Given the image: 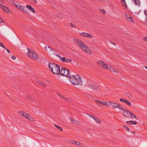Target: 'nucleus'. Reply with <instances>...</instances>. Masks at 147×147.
<instances>
[{
  "mask_svg": "<svg viewBox=\"0 0 147 147\" xmlns=\"http://www.w3.org/2000/svg\"><path fill=\"white\" fill-rule=\"evenodd\" d=\"M26 97L27 98H28L30 99V100L32 99V97H31V96H30V95H26Z\"/></svg>",
  "mask_w": 147,
  "mask_h": 147,
  "instance_id": "72a5a7b5",
  "label": "nucleus"
},
{
  "mask_svg": "<svg viewBox=\"0 0 147 147\" xmlns=\"http://www.w3.org/2000/svg\"><path fill=\"white\" fill-rule=\"evenodd\" d=\"M33 3H37V1L36 0H32Z\"/></svg>",
  "mask_w": 147,
  "mask_h": 147,
  "instance_id": "c03bdc74",
  "label": "nucleus"
},
{
  "mask_svg": "<svg viewBox=\"0 0 147 147\" xmlns=\"http://www.w3.org/2000/svg\"><path fill=\"white\" fill-rule=\"evenodd\" d=\"M121 3L122 4V5L123 6H124L125 5V6L126 8H127V7L126 5V4H125V0H121Z\"/></svg>",
  "mask_w": 147,
  "mask_h": 147,
  "instance_id": "c756f323",
  "label": "nucleus"
},
{
  "mask_svg": "<svg viewBox=\"0 0 147 147\" xmlns=\"http://www.w3.org/2000/svg\"><path fill=\"white\" fill-rule=\"evenodd\" d=\"M41 85L42 86H43L44 87H46V85L44 83H41Z\"/></svg>",
  "mask_w": 147,
  "mask_h": 147,
  "instance_id": "ea45409f",
  "label": "nucleus"
},
{
  "mask_svg": "<svg viewBox=\"0 0 147 147\" xmlns=\"http://www.w3.org/2000/svg\"><path fill=\"white\" fill-rule=\"evenodd\" d=\"M109 106L110 105L112 106V108L113 109H115L118 108L119 109L122 110H124V108L123 107L120 105L116 103L113 102L111 101L109 102Z\"/></svg>",
  "mask_w": 147,
  "mask_h": 147,
  "instance_id": "6e6552de",
  "label": "nucleus"
},
{
  "mask_svg": "<svg viewBox=\"0 0 147 147\" xmlns=\"http://www.w3.org/2000/svg\"><path fill=\"white\" fill-rule=\"evenodd\" d=\"M119 100L121 102L125 103L129 106H131V103L129 101L124 98H120Z\"/></svg>",
  "mask_w": 147,
  "mask_h": 147,
  "instance_id": "dca6fc26",
  "label": "nucleus"
},
{
  "mask_svg": "<svg viewBox=\"0 0 147 147\" xmlns=\"http://www.w3.org/2000/svg\"><path fill=\"white\" fill-rule=\"evenodd\" d=\"M106 69L109 70L111 72H114L116 73H117L118 72V71L117 70L114 69L113 67L110 66L109 65L107 67V68H106Z\"/></svg>",
  "mask_w": 147,
  "mask_h": 147,
  "instance_id": "a211bd4d",
  "label": "nucleus"
},
{
  "mask_svg": "<svg viewBox=\"0 0 147 147\" xmlns=\"http://www.w3.org/2000/svg\"><path fill=\"white\" fill-rule=\"evenodd\" d=\"M97 63L99 67H102L104 69H106V68H107V67L108 65L104 61L101 60H99L98 61Z\"/></svg>",
  "mask_w": 147,
  "mask_h": 147,
  "instance_id": "1a4fd4ad",
  "label": "nucleus"
},
{
  "mask_svg": "<svg viewBox=\"0 0 147 147\" xmlns=\"http://www.w3.org/2000/svg\"><path fill=\"white\" fill-rule=\"evenodd\" d=\"M26 7L27 9H29L32 12L34 13H35V11L34 9L30 5H26Z\"/></svg>",
  "mask_w": 147,
  "mask_h": 147,
  "instance_id": "aec40b11",
  "label": "nucleus"
},
{
  "mask_svg": "<svg viewBox=\"0 0 147 147\" xmlns=\"http://www.w3.org/2000/svg\"><path fill=\"white\" fill-rule=\"evenodd\" d=\"M74 40L82 50L90 54H92V52L90 49L84 43L80 40L78 38H74Z\"/></svg>",
  "mask_w": 147,
  "mask_h": 147,
  "instance_id": "f03ea898",
  "label": "nucleus"
},
{
  "mask_svg": "<svg viewBox=\"0 0 147 147\" xmlns=\"http://www.w3.org/2000/svg\"><path fill=\"white\" fill-rule=\"evenodd\" d=\"M88 115L92 118L95 120L98 123L101 124L102 123L101 121L95 116L92 115Z\"/></svg>",
  "mask_w": 147,
  "mask_h": 147,
  "instance_id": "2eb2a0df",
  "label": "nucleus"
},
{
  "mask_svg": "<svg viewBox=\"0 0 147 147\" xmlns=\"http://www.w3.org/2000/svg\"><path fill=\"white\" fill-rule=\"evenodd\" d=\"M0 8L2 9L4 12L7 13L9 14L11 12V10L7 6L0 4Z\"/></svg>",
  "mask_w": 147,
  "mask_h": 147,
  "instance_id": "f8f14e48",
  "label": "nucleus"
},
{
  "mask_svg": "<svg viewBox=\"0 0 147 147\" xmlns=\"http://www.w3.org/2000/svg\"><path fill=\"white\" fill-rule=\"evenodd\" d=\"M126 95L129 98H131L132 97V95L131 93L129 92H127L126 93Z\"/></svg>",
  "mask_w": 147,
  "mask_h": 147,
  "instance_id": "c85d7f7f",
  "label": "nucleus"
},
{
  "mask_svg": "<svg viewBox=\"0 0 147 147\" xmlns=\"http://www.w3.org/2000/svg\"><path fill=\"white\" fill-rule=\"evenodd\" d=\"M90 88L92 89H93V90H95L96 89V88L95 86H94L93 85H90Z\"/></svg>",
  "mask_w": 147,
  "mask_h": 147,
  "instance_id": "7c9ffc66",
  "label": "nucleus"
},
{
  "mask_svg": "<svg viewBox=\"0 0 147 147\" xmlns=\"http://www.w3.org/2000/svg\"><path fill=\"white\" fill-rule=\"evenodd\" d=\"M88 98L91 100H92L93 99L92 97L90 95H89L88 96Z\"/></svg>",
  "mask_w": 147,
  "mask_h": 147,
  "instance_id": "e433bc0d",
  "label": "nucleus"
},
{
  "mask_svg": "<svg viewBox=\"0 0 147 147\" xmlns=\"http://www.w3.org/2000/svg\"><path fill=\"white\" fill-rule=\"evenodd\" d=\"M58 95L60 97H61V98H63L64 99H65L67 100H68L69 101H71V99H70L69 98H66L62 95H59L58 94Z\"/></svg>",
  "mask_w": 147,
  "mask_h": 147,
  "instance_id": "b1692460",
  "label": "nucleus"
},
{
  "mask_svg": "<svg viewBox=\"0 0 147 147\" xmlns=\"http://www.w3.org/2000/svg\"><path fill=\"white\" fill-rule=\"evenodd\" d=\"M69 80L71 84L74 86H80L83 84V81L81 77L78 75L70 76Z\"/></svg>",
  "mask_w": 147,
  "mask_h": 147,
  "instance_id": "f257e3e1",
  "label": "nucleus"
},
{
  "mask_svg": "<svg viewBox=\"0 0 147 147\" xmlns=\"http://www.w3.org/2000/svg\"><path fill=\"white\" fill-rule=\"evenodd\" d=\"M18 115L24 118L27 119L28 120L31 121H34L33 118L29 114H27L25 112L20 111L18 112Z\"/></svg>",
  "mask_w": 147,
  "mask_h": 147,
  "instance_id": "20e7f679",
  "label": "nucleus"
},
{
  "mask_svg": "<svg viewBox=\"0 0 147 147\" xmlns=\"http://www.w3.org/2000/svg\"><path fill=\"white\" fill-rule=\"evenodd\" d=\"M143 40H144L145 42H146L147 43V38L146 37H144L143 39Z\"/></svg>",
  "mask_w": 147,
  "mask_h": 147,
  "instance_id": "58836bf2",
  "label": "nucleus"
},
{
  "mask_svg": "<svg viewBox=\"0 0 147 147\" xmlns=\"http://www.w3.org/2000/svg\"><path fill=\"white\" fill-rule=\"evenodd\" d=\"M123 127L124 128L126 129V130H127L128 131H130V129H129V128L125 126V125H123Z\"/></svg>",
  "mask_w": 147,
  "mask_h": 147,
  "instance_id": "473e14b6",
  "label": "nucleus"
},
{
  "mask_svg": "<svg viewBox=\"0 0 147 147\" xmlns=\"http://www.w3.org/2000/svg\"><path fill=\"white\" fill-rule=\"evenodd\" d=\"M3 20L0 17V24L3 23Z\"/></svg>",
  "mask_w": 147,
  "mask_h": 147,
  "instance_id": "4c0bfd02",
  "label": "nucleus"
},
{
  "mask_svg": "<svg viewBox=\"0 0 147 147\" xmlns=\"http://www.w3.org/2000/svg\"><path fill=\"white\" fill-rule=\"evenodd\" d=\"M28 51L27 53V56L33 60H37L38 59V55L32 50L29 49L28 48Z\"/></svg>",
  "mask_w": 147,
  "mask_h": 147,
  "instance_id": "39448f33",
  "label": "nucleus"
},
{
  "mask_svg": "<svg viewBox=\"0 0 147 147\" xmlns=\"http://www.w3.org/2000/svg\"><path fill=\"white\" fill-rule=\"evenodd\" d=\"M71 122L73 124H77L78 122L76 120L74 119L72 117L69 118Z\"/></svg>",
  "mask_w": 147,
  "mask_h": 147,
  "instance_id": "4be33fe9",
  "label": "nucleus"
},
{
  "mask_svg": "<svg viewBox=\"0 0 147 147\" xmlns=\"http://www.w3.org/2000/svg\"><path fill=\"white\" fill-rule=\"evenodd\" d=\"M95 101L97 103V104L98 105L101 106L102 105L101 104H102V101L98 100H95Z\"/></svg>",
  "mask_w": 147,
  "mask_h": 147,
  "instance_id": "a878e982",
  "label": "nucleus"
},
{
  "mask_svg": "<svg viewBox=\"0 0 147 147\" xmlns=\"http://www.w3.org/2000/svg\"><path fill=\"white\" fill-rule=\"evenodd\" d=\"M48 67L50 70L55 74L59 75L60 73V68L59 66L57 65L54 63H49Z\"/></svg>",
  "mask_w": 147,
  "mask_h": 147,
  "instance_id": "7ed1b4c3",
  "label": "nucleus"
},
{
  "mask_svg": "<svg viewBox=\"0 0 147 147\" xmlns=\"http://www.w3.org/2000/svg\"><path fill=\"white\" fill-rule=\"evenodd\" d=\"M5 50H6L8 53L9 54H10V51L9 49H7L6 48V49H5Z\"/></svg>",
  "mask_w": 147,
  "mask_h": 147,
  "instance_id": "a19ab883",
  "label": "nucleus"
},
{
  "mask_svg": "<svg viewBox=\"0 0 147 147\" xmlns=\"http://www.w3.org/2000/svg\"><path fill=\"white\" fill-rule=\"evenodd\" d=\"M71 144L76 145L77 146H83V144L80 142H77L74 140H72L71 141Z\"/></svg>",
  "mask_w": 147,
  "mask_h": 147,
  "instance_id": "6ab92c4d",
  "label": "nucleus"
},
{
  "mask_svg": "<svg viewBox=\"0 0 147 147\" xmlns=\"http://www.w3.org/2000/svg\"><path fill=\"white\" fill-rule=\"evenodd\" d=\"M144 67L145 68H146L147 69V67L146 66H144Z\"/></svg>",
  "mask_w": 147,
  "mask_h": 147,
  "instance_id": "49530a36",
  "label": "nucleus"
},
{
  "mask_svg": "<svg viewBox=\"0 0 147 147\" xmlns=\"http://www.w3.org/2000/svg\"><path fill=\"white\" fill-rule=\"evenodd\" d=\"M144 13L146 16V19L147 18V11H145Z\"/></svg>",
  "mask_w": 147,
  "mask_h": 147,
  "instance_id": "37998d69",
  "label": "nucleus"
},
{
  "mask_svg": "<svg viewBox=\"0 0 147 147\" xmlns=\"http://www.w3.org/2000/svg\"><path fill=\"white\" fill-rule=\"evenodd\" d=\"M12 59L13 60H15L16 59V57L15 56L13 55L11 57Z\"/></svg>",
  "mask_w": 147,
  "mask_h": 147,
  "instance_id": "79ce46f5",
  "label": "nucleus"
},
{
  "mask_svg": "<svg viewBox=\"0 0 147 147\" xmlns=\"http://www.w3.org/2000/svg\"><path fill=\"white\" fill-rule=\"evenodd\" d=\"M20 10L26 13H29L28 10L26 9L24 6L20 5L19 8Z\"/></svg>",
  "mask_w": 147,
  "mask_h": 147,
  "instance_id": "f3484780",
  "label": "nucleus"
},
{
  "mask_svg": "<svg viewBox=\"0 0 147 147\" xmlns=\"http://www.w3.org/2000/svg\"><path fill=\"white\" fill-rule=\"evenodd\" d=\"M56 56L63 63H71L72 61L71 59L65 57H62L59 54H57Z\"/></svg>",
  "mask_w": 147,
  "mask_h": 147,
  "instance_id": "9d476101",
  "label": "nucleus"
},
{
  "mask_svg": "<svg viewBox=\"0 0 147 147\" xmlns=\"http://www.w3.org/2000/svg\"><path fill=\"white\" fill-rule=\"evenodd\" d=\"M131 133L132 134H135V133H136V132L135 131H133Z\"/></svg>",
  "mask_w": 147,
  "mask_h": 147,
  "instance_id": "a18cd8bd",
  "label": "nucleus"
},
{
  "mask_svg": "<svg viewBox=\"0 0 147 147\" xmlns=\"http://www.w3.org/2000/svg\"><path fill=\"white\" fill-rule=\"evenodd\" d=\"M45 49L49 55H51L53 54H54V50L49 46H45Z\"/></svg>",
  "mask_w": 147,
  "mask_h": 147,
  "instance_id": "9b49d317",
  "label": "nucleus"
},
{
  "mask_svg": "<svg viewBox=\"0 0 147 147\" xmlns=\"http://www.w3.org/2000/svg\"><path fill=\"white\" fill-rule=\"evenodd\" d=\"M112 42V43H113L114 45L115 46V45H116L115 44H114V43H113V42Z\"/></svg>",
  "mask_w": 147,
  "mask_h": 147,
  "instance_id": "de8ad7c7",
  "label": "nucleus"
},
{
  "mask_svg": "<svg viewBox=\"0 0 147 147\" xmlns=\"http://www.w3.org/2000/svg\"><path fill=\"white\" fill-rule=\"evenodd\" d=\"M71 27L74 28H76V25H75L74 24H72V23H71Z\"/></svg>",
  "mask_w": 147,
  "mask_h": 147,
  "instance_id": "f704fd0d",
  "label": "nucleus"
},
{
  "mask_svg": "<svg viewBox=\"0 0 147 147\" xmlns=\"http://www.w3.org/2000/svg\"><path fill=\"white\" fill-rule=\"evenodd\" d=\"M54 125L58 129H59V130L60 131H63V129H62V128L61 127H60L56 125V124H54Z\"/></svg>",
  "mask_w": 147,
  "mask_h": 147,
  "instance_id": "bb28decb",
  "label": "nucleus"
},
{
  "mask_svg": "<svg viewBox=\"0 0 147 147\" xmlns=\"http://www.w3.org/2000/svg\"><path fill=\"white\" fill-rule=\"evenodd\" d=\"M125 16L128 22L130 23H134L133 18L132 16L129 15H128L126 14H125Z\"/></svg>",
  "mask_w": 147,
  "mask_h": 147,
  "instance_id": "4468645a",
  "label": "nucleus"
},
{
  "mask_svg": "<svg viewBox=\"0 0 147 147\" xmlns=\"http://www.w3.org/2000/svg\"><path fill=\"white\" fill-rule=\"evenodd\" d=\"M123 110L124 111L123 112V114L126 117L128 118H131L132 119H133V117H134L136 119H137L136 116L134 114L131 113V112L129 111L125 110L124 109Z\"/></svg>",
  "mask_w": 147,
  "mask_h": 147,
  "instance_id": "0eeeda50",
  "label": "nucleus"
},
{
  "mask_svg": "<svg viewBox=\"0 0 147 147\" xmlns=\"http://www.w3.org/2000/svg\"><path fill=\"white\" fill-rule=\"evenodd\" d=\"M79 34L81 36L84 37H86L88 38H92L93 37L92 35L86 32H81Z\"/></svg>",
  "mask_w": 147,
  "mask_h": 147,
  "instance_id": "ddd939ff",
  "label": "nucleus"
},
{
  "mask_svg": "<svg viewBox=\"0 0 147 147\" xmlns=\"http://www.w3.org/2000/svg\"><path fill=\"white\" fill-rule=\"evenodd\" d=\"M70 73L69 70L65 68H63L60 70V73L59 75H61L62 76H65L67 77H69L70 75Z\"/></svg>",
  "mask_w": 147,
  "mask_h": 147,
  "instance_id": "423d86ee",
  "label": "nucleus"
},
{
  "mask_svg": "<svg viewBox=\"0 0 147 147\" xmlns=\"http://www.w3.org/2000/svg\"><path fill=\"white\" fill-rule=\"evenodd\" d=\"M134 3L136 5H137L138 6H140L141 4L140 1V0H132Z\"/></svg>",
  "mask_w": 147,
  "mask_h": 147,
  "instance_id": "5701e85b",
  "label": "nucleus"
},
{
  "mask_svg": "<svg viewBox=\"0 0 147 147\" xmlns=\"http://www.w3.org/2000/svg\"><path fill=\"white\" fill-rule=\"evenodd\" d=\"M102 104H103L106 106H109V102L108 103L106 101H102Z\"/></svg>",
  "mask_w": 147,
  "mask_h": 147,
  "instance_id": "393cba45",
  "label": "nucleus"
},
{
  "mask_svg": "<svg viewBox=\"0 0 147 147\" xmlns=\"http://www.w3.org/2000/svg\"><path fill=\"white\" fill-rule=\"evenodd\" d=\"M126 122L127 124L129 125L132 124L133 125H135L137 123V122L134 121H127Z\"/></svg>",
  "mask_w": 147,
  "mask_h": 147,
  "instance_id": "412c9836",
  "label": "nucleus"
},
{
  "mask_svg": "<svg viewBox=\"0 0 147 147\" xmlns=\"http://www.w3.org/2000/svg\"><path fill=\"white\" fill-rule=\"evenodd\" d=\"M13 5H14L17 7L19 9V7L20 6V4L18 3H13Z\"/></svg>",
  "mask_w": 147,
  "mask_h": 147,
  "instance_id": "cd10ccee",
  "label": "nucleus"
},
{
  "mask_svg": "<svg viewBox=\"0 0 147 147\" xmlns=\"http://www.w3.org/2000/svg\"><path fill=\"white\" fill-rule=\"evenodd\" d=\"M100 10L104 14H105V11L104 10L102 9H100Z\"/></svg>",
  "mask_w": 147,
  "mask_h": 147,
  "instance_id": "c9c22d12",
  "label": "nucleus"
},
{
  "mask_svg": "<svg viewBox=\"0 0 147 147\" xmlns=\"http://www.w3.org/2000/svg\"><path fill=\"white\" fill-rule=\"evenodd\" d=\"M0 46L4 49H6V47L3 45L2 43H0Z\"/></svg>",
  "mask_w": 147,
  "mask_h": 147,
  "instance_id": "2f4dec72",
  "label": "nucleus"
}]
</instances>
